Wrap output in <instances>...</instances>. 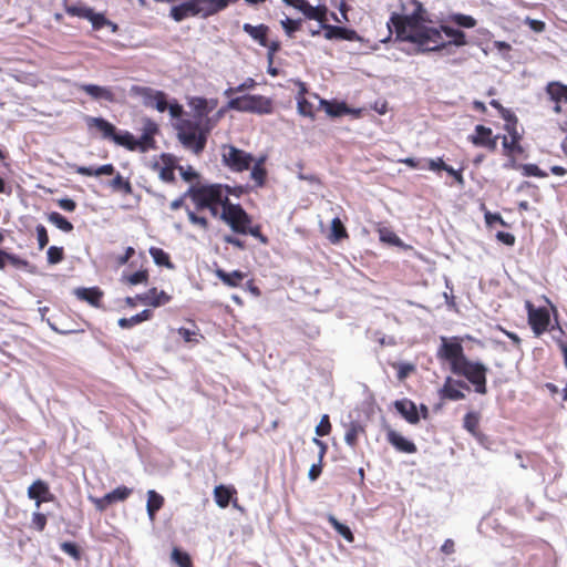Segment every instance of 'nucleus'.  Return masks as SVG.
<instances>
[{"label": "nucleus", "instance_id": "nucleus-1", "mask_svg": "<svg viewBox=\"0 0 567 567\" xmlns=\"http://www.w3.org/2000/svg\"><path fill=\"white\" fill-rule=\"evenodd\" d=\"M436 357L440 360L449 362L451 371L455 375L464 377L472 383L476 393L482 395L487 393V367L482 362L468 360L464 354L463 346L456 338L449 340L442 337Z\"/></svg>", "mask_w": 567, "mask_h": 567}, {"label": "nucleus", "instance_id": "nucleus-2", "mask_svg": "<svg viewBox=\"0 0 567 567\" xmlns=\"http://www.w3.org/2000/svg\"><path fill=\"white\" fill-rule=\"evenodd\" d=\"M417 35L412 40L413 44L417 45L419 52L422 53L441 51L450 45L464 47L467 44L465 32L444 23L431 27L425 30V33Z\"/></svg>", "mask_w": 567, "mask_h": 567}, {"label": "nucleus", "instance_id": "nucleus-3", "mask_svg": "<svg viewBox=\"0 0 567 567\" xmlns=\"http://www.w3.org/2000/svg\"><path fill=\"white\" fill-rule=\"evenodd\" d=\"M414 10L411 14H399L393 13L390 18V22L394 27L396 38L401 41L413 43L412 38H417V34L425 33V30L431 29L426 25V10L423 4L413 0Z\"/></svg>", "mask_w": 567, "mask_h": 567}, {"label": "nucleus", "instance_id": "nucleus-4", "mask_svg": "<svg viewBox=\"0 0 567 567\" xmlns=\"http://www.w3.org/2000/svg\"><path fill=\"white\" fill-rule=\"evenodd\" d=\"M186 195L190 197L198 212L208 209L213 217L220 216V209L223 210L230 202L221 184L193 185Z\"/></svg>", "mask_w": 567, "mask_h": 567}, {"label": "nucleus", "instance_id": "nucleus-5", "mask_svg": "<svg viewBox=\"0 0 567 567\" xmlns=\"http://www.w3.org/2000/svg\"><path fill=\"white\" fill-rule=\"evenodd\" d=\"M219 217L233 231L241 235H250L262 245L268 243L267 237L261 233V226L255 224L251 216H249L239 204L227 203Z\"/></svg>", "mask_w": 567, "mask_h": 567}, {"label": "nucleus", "instance_id": "nucleus-6", "mask_svg": "<svg viewBox=\"0 0 567 567\" xmlns=\"http://www.w3.org/2000/svg\"><path fill=\"white\" fill-rule=\"evenodd\" d=\"M229 110L238 112L255 113L259 115L271 114L274 103L271 99L259 94H246L230 99L227 103Z\"/></svg>", "mask_w": 567, "mask_h": 567}, {"label": "nucleus", "instance_id": "nucleus-7", "mask_svg": "<svg viewBox=\"0 0 567 567\" xmlns=\"http://www.w3.org/2000/svg\"><path fill=\"white\" fill-rule=\"evenodd\" d=\"M178 138L182 144L192 150L195 154H199L206 146L207 136L200 128L199 123L184 120L178 126Z\"/></svg>", "mask_w": 567, "mask_h": 567}, {"label": "nucleus", "instance_id": "nucleus-8", "mask_svg": "<svg viewBox=\"0 0 567 567\" xmlns=\"http://www.w3.org/2000/svg\"><path fill=\"white\" fill-rule=\"evenodd\" d=\"M221 163L234 173H243L251 167L254 156L234 145L223 144L220 147Z\"/></svg>", "mask_w": 567, "mask_h": 567}, {"label": "nucleus", "instance_id": "nucleus-9", "mask_svg": "<svg viewBox=\"0 0 567 567\" xmlns=\"http://www.w3.org/2000/svg\"><path fill=\"white\" fill-rule=\"evenodd\" d=\"M131 93L142 97L145 106L155 107L158 112H165L168 107L166 94L163 91L134 85L131 89Z\"/></svg>", "mask_w": 567, "mask_h": 567}, {"label": "nucleus", "instance_id": "nucleus-10", "mask_svg": "<svg viewBox=\"0 0 567 567\" xmlns=\"http://www.w3.org/2000/svg\"><path fill=\"white\" fill-rule=\"evenodd\" d=\"M525 308L528 315V323L533 332L536 336H540L547 331L550 322L549 311L544 307L535 308L533 302L529 300L525 302Z\"/></svg>", "mask_w": 567, "mask_h": 567}, {"label": "nucleus", "instance_id": "nucleus-11", "mask_svg": "<svg viewBox=\"0 0 567 567\" xmlns=\"http://www.w3.org/2000/svg\"><path fill=\"white\" fill-rule=\"evenodd\" d=\"M158 132V126L152 120H146L143 133L140 138H135V151L147 152L156 147L154 135Z\"/></svg>", "mask_w": 567, "mask_h": 567}, {"label": "nucleus", "instance_id": "nucleus-12", "mask_svg": "<svg viewBox=\"0 0 567 567\" xmlns=\"http://www.w3.org/2000/svg\"><path fill=\"white\" fill-rule=\"evenodd\" d=\"M28 497L35 501L38 508L42 503L52 502L54 499L49 484L43 480H37L28 487Z\"/></svg>", "mask_w": 567, "mask_h": 567}, {"label": "nucleus", "instance_id": "nucleus-13", "mask_svg": "<svg viewBox=\"0 0 567 567\" xmlns=\"http://www.w3.org/2000/svg\"><path fill=\"white\" fill-rule=\"evenodd\" d=\"M324 31V39L327 40H346V41H361L362 38L353 29L346 27L322 24Z\"/></svg>", "mask_w": 567, "mask_h": 567}, {"label": "nucleus", "instance_id": "nucleus-14", "mask_svg": "<svg viewBox=\"0 0 567 567\" xmlns=\"http://www.w3.org/2000/svg\"><path fill=\"white\" fill-rule=\"evenodd\" d=\"M238 0H194L199 17L206 19L223 10H225L230 3H235Z\"/></svg>", "mask_w": 567, "mask_h": 567}, {"label": "nucleus", "instance_id": "nucleus-15", "mask_svg": "<svg viewBox=\"0 0 567 567\" xmlns=\"http://www.w3.org/2000/svg\"><path fill=\"white\" fill-rule=\"evenodd\" d=\"M73 295L79 300L87 302L90 306L94 308L102 307V299L104 297V292L100 287H79L73 290Z\"/></svg>", "mask_w": 567, "mask_h": 567}, {"label": "nucleus", "instance_id": "nucleus-16", "mask_svg": "<svg viewBox=\"0 0 567 567\" xmlns=\"http://www.w3.org/2000/svg\"><path fill=\"white\" fill-rule=\"evenodd\" d=\"M78 89L95 101H106L110 103L116 102L114 92L107 86H100L96 84H79Z\"/></svg>", "mask_w": 567, "mask_h": 567}, {"label": "nucleus", "instance_id": "nucleus-17", "mask_svg": "<svg viewBox=\"0 0 567 567\" xmlns=\"http://www.w3.org/2000/svg\"><path fill=\"white\" fill-rule=\"evenodd\" d=\"M386 441L399 452L413 454L417 451L416 445L402 436L399 432L393 429L386 430Z\"/></svg>", "mask_w": 567, "mask_h": 567}, {"label": "nucleus", "instance_id": "nucleus-18", "mask_svg": "<svg viewBox=\"0 0 567 567\" xmlns=\"http://www.w3.org/2000/svg\"><path fill=\"white\" fill-rule=\"evenodd\" d=\"M137 299L143 305L156 308L168 303L172 300V297L164 290H158L157 288L154 287L148 289L145 293L138 295Z\"/></svg>", "mask_w": 567, "mask_h": 567}, {"label": "nucleus", "instance_id": "nucleus-19", "mask_svg": "<svg viewBox=\"0 0 567 567\" xmlns=\"http://www.w3.org/2000/svg\"><path fill=\"white\" fill-rule=\"evenodd\" d=\"M457 386L468 389V386L463 381H455L451 377L446 378L442 389L440 390V396L442 399L453 401L463 400L465 395L461 390L457 389Z\"/></svg>", "mask_w": 567, "mask_h": 567}, {"label": "nucleus", "instance_id": "nucleus-20", "mask_svg": "<svg viewBox=\"0 0 567 567\" xmlns=\"http://www.w3.org/2000/svg\"><path fill=\"white\" fill-rule=\"evenodd\" d=\"M394 408L410 424L419 423L420 414L415 403L412 400H396L394 402Z\"/></svg>", "mask_w": 567, "mask_h": 567}, {"label": "nucleus", "instance_id": "nucleus-21", "mask_svg": "<svg viewBox=\"0 0 567 567\" xmlns=\"http://www.w3.org/2000/svg\"><path fill=\"white\" fill-rule=\"evenodd\" d=\"M507 130L509 132L511 137L503 136L502 144L504 148V154L509 157L520 155L524 152L520 145V135L517 133L515 127H513L512 130L507 127Z\"/></svg>", "mask_w": 567, "mask_h": 567}, {"label": "nucleus", "instance_id": "nucleus-22", "mask_svg": "<svg viewBox=\"0 0 567 567\" xmlns=\"http://www.w3.org/2000/svg\"><path fill=\"white\" fill-rule=\"evenodd\" d=\"M311 97L318 100L319 107H322L326 113L331 117L341 116L350 112L349 107L344 102L328 101L321 99L317 93H312Z\"/></svg>", "mask_w": 567, "mask_h": 567}, {"label": "nucleus", "instance_id": "nucleus-23", "mask_svg": "<svg viewBox=\"0 0 567 567\" xmlns=\"http://www.w3.org/2000/svg\"><path fill=\"white\" fill-rule=\"evenodd\" d=\"M199 14L194 0H188L178 6H174L171 9L169 16L176 21L181 22L189 17H196Z\"/></svg>", "mask_w": 567, "mask_h": 567}, {"label": "nucleus", "instance_id": "nucleus-24", "mask_svg": "<svg viewBox=\"0 0 567 567\" xmlns=\"http://www.w3.org/2000/svg\"><path fill=\"white\" fill-rule=\"evenodd\" d=\"M188 105L193 109L196 117L208 115L216 106L217 100H206L200 96H193L188 100Z\"/></svg>", "mask_w": 567, "mask_h": 567}, {"label": "nucleus", "instance_id": "nucleus-25", "mask_svg": "<svg viewBox=\"0 0 567 567\" xmlns=\"http://www.w3.org/2000/svg\"><path fill=\"white\" fill-rule=\"evenodd\" d=\"M89 128H96L103 138L113 140L116 127L103 117H89L86 121Z\"/></svg>", "mask_w": 567, "mask_h": 567}, {"label": "nucleus", "instance_id": "nucleus-26", "mask_svg": "<svg viewBox=\"0 0 567 567\" xmlns=\"http://www.w3.org/2000/svg\"><path fill=\"white\" fill-rule=\"evenodd\" d=\"M243 30L249 34L256 42H258L261 47L268 45V33L269 27L261 23L258 25H252L250 23H245L243 25Z\"/></svg>", "mask_w": 567, "mask_h": 567}, {"label": "nucleus", "instance_id": "nucleus-27", "mask_svg": "<svg viewBox=\"0 0 567 567\" xmlns=\"http://www.w3.org/2000/svg\"><path fill=\"white\" fill-rule=\"evenodd\" d=\"M307 93V89L303 83L300 84V91L297 95V107L298 113L302 116L310 117L311 120L316 116V107L310 102L305 94Z\"/></svg>", "mask_w": 567, "mask_h": 567}, {"label": "nucleus", "instance_id": "nucleus-28", "mask_svg": "<svg viewBox=\"0 0 567 567\" xmlns=\"http://www.w3.org/2000/svg\"><path fill=\"white\" fill-rule=\"evenodd\" d=\"M546 94L551 102L567 103V85L557 81L547 83L545 87Z\"/></svg>", "mask_w": 567, "mask_h": 567}, {"label": "nucleus", "instance_id": "nucleus-29", "mask_svg": "<svg viewBox=\"0 0 567 567\" xmlns=\"http://www.w3.org/2000/svg\"><path fill=\"white\" fill-rule=\"evenodd\" d=\"M163 166L158 169L159 178L166 183H173L175 181V162L168 154L161 156Z\"/></svg>", "mask_w": 567, "mask_h": 567}, {"label": "nucleus", "instance_id": "nucleus-30", "mask_svg": "<svg viewBox=\"0 0 567 567\" xmlns=\"http://www.w3.org/2000/svg\"><path fill=\"white\" fill-rule=\"evenodd\" d=\"M327 12L328 8L324 4H320L317 7H312L309 2H307L302 13L307 19L316 20L320 23V27L322 28V24H327Z\"/></svg>", "mask_w": 567, "mask_h": 567}, {"label": "nucleus", "instance_id": "nucleus-31", "mask_svg": "<svg viewBox=\"0 0 567 567\" xmlns=\"http://www.w3.org/2000/svg\"><path fill=\"white\" fill-rule=\"evenodd\" d=\"M164 497L154 489L147 492L146 509L151 520L155 519L156 513L163 507Z\"/></svg>", "mask_w": 567, "mask_h": 567}, {"label": "nucleus", "instance_id": "nucleus-32", "mask_svg": "<svg viewBox=\"0 0 567 567\" xmlns=\"http://www.w3.org/2000/svg\"><path fill=\"white\" fill-rule=\"evenodd\" d=\"M74 172L82 176L113 175L115 173V167L113 166V164H105L97 168L78 165L74 166Z\"/></svg>", "mask_w": 567, "mask_h": 567}, {"label": "nucleus", "instance_id": "nucleus-33", "mask_svg": "<svg viewBox=\"0 0 567 567\" xmlns=\"http://www.w3.org/2000/svg\"><path fill=\"white\" fill-rule=\"evenodd\" d=\"M235 494L236 489L234 487L225 485H218L214 489L215 502L221 508H226L229 505V502Z\"/></svg>", "mask_w": 567, "mask_h": 567}, {"label": "nucleus", "instance_id": "nucleus-34", "mask_svg": "<svg viewBox=\"0 0 567 567\" xmlns=\"http://www.w3.org/2000/svg\"><path fill=\"white\" fill-rule=\"evenodd\" d=\"M6 266H11L16 269H27L29 262L16 255L8 254L6 250H0V269H3Z\"/></svg>", "mask_w": 567, "mask_h": 567}, {"label": "nucleus", "instance_id": "nucleus-35", "mask_svg": "<svg viewBox=\"0 0 567 567\" xmlns=\"http://www.w3.org/2000/svg\"><path fill=\"white\" fill-rule=\"evenodd\" d=\"M216 276L227 286L229 287H238L240 282L245 279L246 274L240 270H234L231 272H227L223 269L216 270Z\"/></svg>", "mask_w": 567, "mask_h": 567}, {"label": "nucleus", "instance_id": "nucleus-36", "mask_svg": "<svg viewBox=\"0 0 567 567\" xmlns=\"http://www.w3.org/2000/svg\"><path fill=\"white\" fill-rule=\"evenodd\" d=\"M152 317L153 312L148 309H145L131 318H121L117 323L121 328L128 329L146 320H150Z\"/></svg>", "mask_w": 567, "mask_h": 567}, {"label": "nucleus", "instance_id": "nucleus-37", "mask_svg": "<svg viewBox=\"0 0 567 567\" xmlns=\"http://www.w3.org/2000/svg\"><path fill=\"white\" fill-rule=\"evenodd\" d=\"M112 141L116 145L123 146L131 152L135 151V137L128 131H118L116 128Z\"/></svg>", "mask_w": 567, "mask_h": 567}, {"label": "nucleus", "instance_id": "nucleus-38", "mask_svg": "<svg viewBox=\"0 0 567 567\" xmlns=\"http://www.w3.org/2000/svg\"><path fill=\"white\" fill-rule=\"evenodd\" d=\"M362 433H364V427L358 422H351L346 430V443L351 447H355L358 445L359 435Z\"/></svg>", "mask_w": 567, "mask_h": 567}, {"label": "nucleus", "instance_id": "nucleus-39", "mask_svg": "<svg viewBox=\"0 0 567 567\" xmlns=\"http://www.w3.org/2000/svg\"><path fill=\"white\" fill-rule=\"evenodd\" d=\"M379 237L380 241L385 245L396 246L401 248H411L410 246L403 245L399 236L391 228L381 227L379 229Z\"/></svg>", "mask_w": 567, "mask_h": 567}, {"label": "nucleus", "instance_id": "nucleus-40", "mask_svg": "<svg viewBox=\"0 0 567 567\" xmlns=\"http://www.w3.org/2000/svg\"><path fill=\"white\" fill-rule=\"evenodd\" d=\"M250 177L256 187H262L266 184L267 171L264 166V159L257 161L251 167Z\"/></svg>", "mask_w": 567, "mask_h": 567}, {"label": "nucleus", "instance_id": "nucleus-41", "mask_svg": "<svg viewBox=\"0 0 567 567\" xmlns=\"http://www.w3.org/2000/svg\"><path fill=\"white\" fill-rule=\"evenodd\" d=\"M328 523L333 527V529L341 535L347 542L353 543L354 535L351 532L350 527L340 523L333 515H328Z\"/></svg>", "mask_w": 567, "mask_h": 567}, {"label": "nucleus", "instance_id": "nucleus-42", "mask_svg": "<svg viewBox=\"0 0 567 567\" xmlns=\"http://www.w3.org/2000/svg\"><path fill=\"white\" fill-rule=\"evenodd\" d=\"M463 426L472 435L477 436L480 433V414L477 412H468L463 420Z\"/></svg>", "mask_w": 567, "mask_h": 567}, {"label": "nucleus", "instance_id": "nucleus-43", "mask_svg": "<svg viewBox=\"0 0 567 567\" xmlns=\"http://www.w3.org/2000/svg\"><path fill=\"white\" fill-rule=\"evenodd\" d=\"M64 11L71 17H78V18L87 20L89 16L92 11V8H90L85 4H82V3H78V4L65 3Z\"/></svg>", "mask_w": 567, "mask_h": 567}, {"label": "nucleus", "instance_id": "nucleus-44", "mask_svg": "<svg viewBox=\"0 0 567 567\" xmlns=\"http://www.w3.org/2000/svg\"><path fill=\"white\" fill-rule=\"evenodd\" d=\"M348 237V233L342 221L339 218H333L331 223L330 240L332 244L338 243L340 239Z\"/></svg>", "mask_w": 567, "mask_h": 567}, {"label": "nucleus", "instance_id": "nucleus-45", "mask_svg": "<svg viewBox=\"0 0 567 567\" xmlns=\"http://www.w3.org/2000/svg\"><path fill=\"white\" fill-rule=\"evenodd\" d=\"M171 558L178 567H194L189 554L177 547L173 548Z\"/></svg>", "mask_w": 567, "mask_h": 567}, {"label": "nucleus", "instance_id": "nucleus-46", "mask_svg": "<svg viewBox=\"0 0 567 567\" xmlns=\"http://www.w3.org/2000/svg\"><path fill=\"white\" fill-rule=\"evenodd\" d=\"M449 21L457 24L461 28H474L477 22L472 16L463 14V13H454L449 17Z\"/></svg>", "mask_w": 567, "mask_h": 567}, {"label": "nucleus", "instance_id": "nucleus-47", "mask_svg": "<svg viewBox=\"0 0 567 567\" xmlns=\"http://www.w3.org/2000/svg\"><path fill=\"white\" fill-rule=\"evenodd\" d=\"M110 186L114 190L123 192L124 194H132V185L128 179H125L120 173L110 182Z\"/></svg>", "mask_w": 567, "mask_h": 567}, {"label": "nucleus", "instance_id": "nucleus-48", "mask_svg": "<svg viewBox=\"0 0 567 567\" xmlns=\"http://www.w3.org/2000/svg\"><path fill=\"white\" fill-rule=\"evenodd\" d=\"M132 492V488L122 485L107 493V495L110 496L111 504H113L116 502H124L131 496Z\"/></svg>", "mask_w": 567, "mask_h": 567}, {"label": "nucleus", "instance_id": "nucleus-49", "mask_svg": "<svg viewBox=\"0 0 567 567\" xmlns=\"http://www.w3.org/2000/svg\"><path fill=\"white\" fill-rule=\"evenodd\" d=\"M178 334L183 338V340L186 343H199V338L203 339L204 337L199 333V329L196 328V330H189L187 328L181 327L177 330Z\"/></svg>", "mask_w": 567, "mask_h": 567}, {"label": "nucleus", "instance_id": "nucleus-50", "mask_svg": "<svg viewBox=\"0 0 567 567\" xmlns=\"http://www.w3.org/2000/svg\"><path fill=\"white\" fill-rule=\"evenodd\" d=\"M474 132L475 134L468 136V140L475 146H478L477 141H486V138L493 133L492 128L481 124L475 126Z\"/></svg>", "mask_w": 567, "mask_h": 567}, {"label": "nucleus", "instance_id": "nucleus-51", "mask_svg": "<svg viewBox=\"0 0 567 567\" xmlns=\"http://www.w3.org/2000/svg\"><path fill=\"white\" fill-rule=\"evenodd\" d=\"M49 220L63 231H71L73 229V225L60 213L52 212L49 215Z\"/></svg>", "mask_w": 567, "mask_h": 567}, {"label": "nucleus", "instance_id": "nucleus-52", "mask_svg": "<svg viewBox=\"0 0 567 567\" xmlns=\"http://www.w3.org/2000/svg\"><path fill=\"white\" fill-rule=\"evenodd\" d=\"M301 23H302L301 19L293 20L290 18H286L280 21V24H281L285 33L290 38L293 37L295 32H297L301 29Z\"/></svg>", "mask_w": 567, "mask_h": 567}, {"label": "nucleus", "instance_id": "nucleus-53", "mask_svg": "<svg viewBox=\"0 0 567 567\" xmlns=\"http://www.w3.org/2000/svg\"><path fill=\"white\" fill-rule=\"evenodd\" d=\"M124 279L132 286L144 284L148 279V272L146 269H140L133 274L124 275Z\"/></svg>", "mask_w": 567, "mask_h": 567}, {"label": "nucleus", "instance_id": "nucleus-54", "mask_svg": "<svg viewBox=\"0 0 567 567\" xmlns=\"http://www.w3.org/2000/svg\"><path fill=\"white\" fill-rule=\"evenodd\" d=\"M87 20L92 23L94 30H101L105 24H111V20L106 19L103 13H96L92 9Z\"/></svg>", "mask_w": 567, "mask_h": 567}, {"label": "nucleus", "instance_id": "nucleus-55", "mask_svg": "<svg viewBox=\"0 0 567 567\" xmlns=\"http://www.w3.org/2000/svg\"><path fill=\"white\" fill-rule=\"evenodd\" d=\"M257 85L256 81L252 78H247L241 84L236 87H228L224 94L226 96H231L235 93L244 92L246 90L254 89Z\"/></svg>", "mask_w": 567, "mask_h": 567}, {"label": "nucleus", "instance_id": "nucleus-56", "mask_svg": "<svg viewBox=\"0 0 567 567\" xmlns=\"http://www.w3.org/2000/svg\"><path fill=\"white\" fill-rule=\"evenodd\" d=\"M155 262L159 266H165L168 269H174V265L171 262L169 256L164 250H150Z\"/></svg>", "mask_w": 567, "mask_h": 567}, {"label": "nucleus", "instance_id": "nucleus-57", "mask_svg": "<svg viewBox=\"0 0 567 567\" xmlns=\"http://www.w3.org/2000/svg\"><path fill=\"white\" fill-rule=\"evenodd\" d=\"M187 216H188L189 221L194 226H196V227H198L200 229H204V230L207 229L208 221H207L206 217L200 216L196 212H193L190 209H187Z\"/></svg>", "mask_w": 567, "mask_h": 567}, {"label": "nucleus", "instance_id": "nucleus-58", "mask_svg": "<svg viewBox=\"0 0 567 567\" xmlns=\"http://www.w3.org/2000/svg\"><path fill=\"white\" fill-rule=\"evenodd\" d=\"M47 516L43 513L34 512L32 514L31 527L38 532H43L47 526Z\"/></svg>", "mask_w": 567, "mask_h": 567}, {"label": "nucleus", "instance_id": "nucleus-59", "mask_svg": "<svg viewBox=\"0 0 567 567\" xmlns=\"http://www.w3.org/2000/svg\"><path fill=\"white\" fill-rule=\"evenodd\" d=\"M331 423L328 414L322 415L319 424L316 427V434L318 436H326L331 432Z\"/></svg>", "mask_w": 567, "mask_h": 567}, {"label": "nucleus", "instance_id": "nucleus-60", "mask_svg": "<svg viewBox=\"0 0 567 567\" xmlns=\"http://www.w3.org/2000/svg\"><path fill=\"white\" fill-rule=\"evenodd\" d=\"M484 217H485L486 225L491 228L495 227L496 225H501V226L506 225L503 217L497 213L494 214L491 212H486Z\"/></svg>", "mask_w": 567, "mask_h": 567}, {"label": "nucleus", "instance_id": "nucleus-61", "mask_svg": "<svg viewBox=\"0 0 567 567\" xmlns=\"http://www.w3.org/2000/svg\"><path fill=\"white\" fill-rule=\"evenodd\" d=\"M91 502L99 512H104L110 505H112L107 494L103 497H91Z\"/></svg>", "mask_w": 567, "mask_h": 567}, {"label": "nucleus", "instance_id": "nucleus-62", "mask_svg": "<svg viewBox=\"0 0 567 567\" xmlns=\"http://www.w3.org/2000/svg\"><path fill=\"white\" fill-rule=\"evenodd\" d=\"M35 233L39 243V248H44L49 243L47 228L43 225H38L35 228Z\"/></svg>", "mask_w": 567, "mask_h": 567}, {"label": "nucleus", "instance_id": "nucleus-63", "mask_svg": "<svg viewBox=\"0 0 567 567\" xmlns=\"http://www.w3.org/2000/svg\"><path fill=\"white\" fill-rule=\"evenodd\" d=\"M322 467H323V458H319L318 463L312 464L310 470H309V472H308L309 480L312 481V482L317 481L318 477L322 473Z\"/></svg>", "mask_w": 567, "mask_h": 567}, {"label": "nucleus", "instance_id": "nucleus-64", "mask_svg": "<svg viewBox=\"0 0 567 567\" xmlns=\"http://www.w3.org/2000/svg\"><path fill=\"white\" fill-rule=\"evenodd\" d=\"M497 140L498 135L491 134L489 137L486 138V141H477L478 147H485L489 152H495L497 148Z\"/></svg>", "mask_w": 567, "mask_h": 567}]
</instances>
